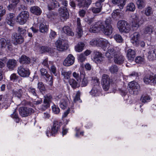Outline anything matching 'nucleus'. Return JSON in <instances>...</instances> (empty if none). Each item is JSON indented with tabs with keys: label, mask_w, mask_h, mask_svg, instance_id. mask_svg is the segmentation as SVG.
<instances>
[{
	"label": "nucleus",
	"mask_w": 156,
	"mask_h": 156,
	"mask_svg": "<svg viewBox=\"0 0 156 156\" xmlns=\"http://www.w3.org/2000/svg\"><path fill=\"white\" fill-rule=\"evenodd\" d=\"M111 22L110 18L106 19L105 21H99L91 26L89 31L94 33L102 32L105 35H110L113 31Z\"/></svg>",
	"instance_id": "nucleus-1"
},
{
	"label": "nucleus",
	"mask_w": 156,
	"mask_h": 156,
	"mask_svg": "<svg viewBox=\"0 0 156 156\" xmlns=\"http://www.w3.org/2000/svg\"><path fill=\"white\" fill-rule=\"evenodd\" d=\"M117 26L119 32L122 33H128L131 30L129 24L124 20L119 21L117 23Z\"/></svg>",
	"instance_id": "nucleus-2"
},
{
	"label": "nucleus",
	"mask_w": 156,
	"mask_h": 156,
	"mask_svg": "<svg viewBox=\"0 0 156 156\" xmlns=\"http://www.w3.org/2000/svg\"><path fill=\"white\" fill-rule=\"evenodd\" d=\"M62 125V122L57 121H54L53 125L50 130L47 131L46 134L48 137L52 136H55L58 133L60 129V127Z\"/></svg>",
	"instance_id": "nucleus-3"
},
{
	"label": "nucleus",
	"mask_w": 156,
	"mask_h": 156,
	"mask_svg": "<svg viewBox=\"0 0 156 156\" xmlns=\"http://www.w3.org/2000/svg\"><path fill=\"white\" fill-rule=\"evenodd\" d=\"M29 16V15L28 12L23 11L17 16L16 21L20 24H23L26 22Z\"/></svg>",
	"instance_id": "nucleus-4"
},
{
	"label": "nucleus",
	"mask_w": 156,
	"mask_h": 156,
	"mask_svg": "<svg viewBox=\"0 0 156 156\" xmlns=\"http://www.w3.org/2000/svg\"><path fill=\"white\" fill-rule=\"evenodd\" d=\"M111 80L108 75L104 74L102 76L101 84L103 89L105 91L108 90L110 87Z\"/></svg>",
	"instance_id": "nucleus-5"
},
{
	"label": "nucleus",
	"mask_w": 156,
	"mask_h": 156,
	"mask_svg": "<svg viewBox=\"0 0 156 156\" xmlns=\"http://www.w3.org/2000/svg\"><path fill=\"white\" fill-rule=\"evenodd\" d=\"M55 44L57 50L60 51L66 50L68 48V44L67 41L62 39L58 40Z\"/></svg>",
	"instance_id": "nucleus-6"
},
{
	"label": "nucleus",
	"mask_w": 156,
	"mask_h": 156,
	"mask_svg": "<svg viewBox=\"0 0 156 156\" xmlns=\"http://www.w3.org/2000/svg\"><path fill=\"white\" fill-rule=\"evenodd\" d=\"M58 12L61 19L63 21H66L69 18V14L66 8L60 7L58 10Z\"/></svg>",
	"instance_id": "nucleus-7"
},
{
	"label": "nucleus",
	"mask_w": 156,
	"mask_h": 156,
	"mask_svg": "<svg viewBox=\"0 0 156 156\" xmlns=\"http://www.w3.org/2000/svg\"><path fill=\"white\" fill-rule=\"evenodd\" d=\"M129 90H131L134 94H137L140 91V87L137 83L134 81L130 82L128 85Z\"/></svg>",
	"instance_id": "nucleus-8"
},
{
	"label": "nucleus",
	"mask_w": 156,
	"mask_h": 156,
	"mask_svg": "<svg viewBox=\"0 0 156 156\" xmlns=\"http://www.w3.org/2000/svg\"><path fill=\"white\" fill-rule=\"evenodd\" d=\"M12 38L13 40V44L15 45L20 44L24 41V38L22 35L15 33L12 34Z\"/></svg>",
	"instance_id": "nucleus-9"
},
{
	"label": "nucleus",
	"mask_w": 156,
	"mask_h": 156,
	"mask_svg": "<svg viewBox=\"0 0 156 156\" xmlns=\"http://www.w3.org/2000/svg\"><path fill=\"white\" fill-rule=\"evenodd\" d=\"M19 113L21 116L25 117L33 113L34 110L31 108L22 107L19 108Z\"/></svg>",
	"instance_id": "nucleus-10"
},
{
	"label": "nucleus",
	"mask_w": 156,
	"mask_h": 156,
	"mask_svg": "<svg viewBox=\"0 0 156 156\" xmlns=\"http://www.w3.org/2000/svg\"><path fill=\"white\" fill-rule=\"evenodd\" d=\"M144 81L147 84L153 83L154 85H156V74L154 75H146L144 78Z\"/></svg>",
	"instance_id": "nucleus-11"
},
{
	"label": "nucleus",
	"mask_w": 156,
	"mask_h": 156,
	"mask_svg": "<svg viewBox=\"0 0 156 156\" xmlns=\"http://www.w3.org/2000/svg\"><path fill=\"white\" fill-rule=\"evenodd\" d=\"M114 62L119 65L122 64L124 62L125 58L124 56L119 53L114 54Z\"/></svg>",
	"instance_id": "nucleus-12"
},
{
	"label": "nucleus",
	"mask_w": 156,
	"mask_h": 156,
	"mask_svg": "<svg viewBox=\"0 0 156 156\" xmlns=\"http://www.w3.org/2000/svg\"><path fill=\"white\" fill-rule=\"evenodd\" d=\"M17 72L19 74L23 77H28L30 74L29 70L24 68L22 66H20L18 68Z\"/></svg>",
	"instance_id": "nucleus-13"
},
{
	"label": "nucleus",
	"mask_w": 156,
	"mask_h": 156,
	"mask_svg": "<svg viewBox=\"0 0 156 156\" xmlns=\"http://www.w3.org/2000/svg\"><path fill=\"white\" fill-rule=\"evenodd\" d=\"M17 62L14 59H9L6 63V66L8 69L10 71H12L15 69L17 66Z\"/></svg>",
	"instance_id": "nucleus-14"
},
{
	"label": "nucleus",
	"mask_w": 156,
	"mask_h": 156,
	"mask_svg": "<svg viewBox=\"0 0 156 156\" xmlns=\"http://www.w3.org/2000/svg\"><path fill=\"white\" fill-rule=\"evenodd\" d=\"M149 51L148 52V59L150 61L156 60V51L154 47L153 46L149 48Z\"/></svg>",
	"instance_id": "nucleus-15"
},
{
	"label": "nucleus",
	"mask_w": 156,
	"mask_h": 156,
	"mask_svg": "<svg viewBox=\"0 0 156 156\" xmlns=\"http://www.w3.org/2000/svg\"><path fill=\"white\" fill-rule=\"evenodd\" d=\"M75 58L71 54L69 55L63 62V65L65 66H69L74 63Z\"/></svg>",
	"instance_id": "nucleus-16"
},
{
	"label": "nucleus",
	"mask_w": 156,
	"mask_h": 156,
	"mask_svg": "<svg viewBox=\"0 0 156 156\" xmlns=\"http://www.w3.org/2000/svg\"><path fill=\"white\" fill-rule=\"evenodd\" d=\"M41 74L43 76H44L47 78V80L48 81V84L50 86L53 84V77L52 76H50L48 73L46 69L44 68H42L40 70Z\"/></svg>",
	"instance_id": "nucleus-17"
},
{
	"label": "nucleus",
	"mask_w": 156,
	"mask_h": 156,
	"mask_svg": "<svg viewBox=\"0 0 156 156\" xmlns=\"http://www.w3.org/2000/svg\"><path fill=\"white\" fill-rule=\"evenodd\" d=\"M44 105H42L41 109L44 110L49 106V103L51 101L52 96L50 95H46L44 97Z\"/></svg>",
	"instance_id": "nucleus-18"
},
{
	"label": "nucleus",
	"mask_w": 156,
	"mask_h": 156,
	"mask_svg": "<svg viewBox=\"0 0 156 156\" xmlns=\"http://www.w3.org/2000/svg\"><path fill=\"white\" fill-rule=\"evenodd\" d=\"M114 49L113 46L112 45H109L108 48V51L106 53V56L109 59H111L114 57V54L117 53Z\"/></svg>",
	"instance_id": "nucleus-19"
},
{
	"label": "nucleus",
	"mask_w": 156,
	"mask_h": 156,
	"mask_svg": "<svg viewBox=\"0 0 156 156\" xmlns=\"http://www.w3.org/2000/svg\"><path fill=\"white\" fill-rule=\"evenodd\" d=\"M9 3H11L7 7L9 11L14 10L18 4L20 2V0H8Z\"/></svg>",
	"instance_id": "nucleus-20"
},
{
	"label": "nucleus",
	"mask_w": 156,
	"mask_h": 156,
	"mask_svg": "<svg viewBox=\"0 0 156 156\" xmlns=\"http://www.w3.org/2000/svg\"><path fill=\"white\" fill-rule=\"evenodd\" d=\"M93 59L94 61L96 63H101L103 60L102 54L99 52L97 51L94 52Z\"/></svg>",
	"instance_id": "nucleus-21"
},
{
	"label": "nucleus",
	"mask_w": 156,
	"mask_h": 156,
	"mask_svg": "<svg viewBox=\"0 0 156 156\" xmlns=\"http://www.w3.org/2000/svg\"><path fill=\"white\" fill-rule=\"evenodd\" d=\"M135 51L131 48L128 49L126 51V56L129 60L133 61L136 56Z\"/></svg>",
	"instance_id": "nucleus-22"
},
{
	"label": "nucleus",
	"mask_w": 156,
	"mask_h": 156,
	"mask_svg": "<svg viewBox=\"0 0 156 156\" xmlns=\"http://www.w3.org/2000/svg\"><path fill=\"white\" fill-rule=\"evenodd\" d=\"M139 34L137 32H135L133 34L131 41L134 45L137 46L139 44Z\"/></svg>",
	"instance_id": "nucleus-23"
},
{
	"label": "nucleus",
	"mask_w": 156,
	"mask_h": 156,
	"mask_svg": "<svg viewBox=\"0 0 156 156\" xmlns=\"http://www.w3.org/2000/svg\"><path fill=\"white\" fill-rule=\"evenodd\" d=\"M91 0H84L78 1V5L80 7L87 8L89 5L91 4Z\"/></svg>",
	"instance_id": "nucleus-24"
},
{
	"label": "nucleus",
	"mask_w": 156,
	"mask_h": 156,
	"mask_svg": "<svg viewBox=\"0 0 156 156\" xmlns=\"http://www.w3.org/2000/svg\"><path fill=\"white\" fill-rule=\"evenodd\" d=\"M126 1V0H112V3L114 5H117L121 9H123Z\"/></svg>",
	"instance_id": "nucleus-25"
},
{
	"label": "nucleus",
	"mask_w": 156,
	"mask_h": 156,
	"mask_svg": "<svg viewBox=\"0 0 156 156\" xmlns=\"http://www.w3.org/2000/svg\"><path fill=\"white\" fill-rule=\"evenodd\" d=\"M140 25L138 17L136 16L133 21L132 22V28L134 30H136L139 27Z\"/></svg>",
	"instance_id": "nucleus-26"
},
{
	"label": "nucleus",
	"mask_w": 156,
	"mask_h": 156,
	"mask_svg": "<svg viewBox=\"0 0 156 156\" xmlns=\"http://www.w3.org/2000/svg\"><path fill=\"white\" fill-rule=\"evenodd\" d=\"M20 63L23 64H28L30 63V59L25 55H22L19 59Z\"/></svg>",
	"instance_id": "nucleus-27"
},
{
	"label": "nucleus",
	"mask_w": 156,
	"mask_h": 156,
	"mask_svg": "<svg viewBox=\"0 0 156 156\" xmlns=\"http://www.w3.org/2000/svg\"><path fill=\"white\" fill-rule=\"evenodd\" d=\"M69 100L66 97H64L60 101V106L62 109H65L69 103Z\"/></svg>",
	"instance_id": "nucleus-28"
},
{
	"label": "nucleus",
	"mask_w": 156,
	"mask_h": 156,
	"mask_svg": "<svg viewBox=\"0 0 156 156\" xmlns=\"http://www.w3.org/2000/svg\"><path fill=\"white\" fill-rule=\"evenodd\" d=\"M30 11L31 13L37 15H40L42 12L41 9L37 6H34L30 8Z\"/></svg>",
	"instance_id": "nucleus-29"
},
{
	"label": "nucleus",
	"mask_w": 156,
	"mask_h": 156,
	"mask_svg": "<svg viewBox=\"0 0 156 156\" xmlns=\"http://www.w3.org/2000/svg\"><path fill=\"white\" fill-rule=\"evenodd\" d=\"M77 27L76 29V32L79 37H80L82 35L83 31L81 25L80 20V19L77 18Z\"/></svg>",
	"instance_id": "nucleus-30"
},
{
	"label": "nucleus",
	"mask_w": 156,
	"mask_h": 156,
	"mask_svg": "<svg viewBox=\"0 0 156 156\" xmlns=\"http://www.w3.org/2000/svg\"><path fill=\"white\" fill-rule=\"evenodd\" d=\"M14 14L10 13L8 15L6 18L7 23L11 26H13L14 20Z\"/></svg>",
	"instance_id": "nucleus-31"
},
{
	"label": "nucleus",
	"mask_w": 156,
	"mask_h": 156,
	"mask_svg": "<svg viewBox=\"0 0 156 156\" xmlns=\"http://www.w3.org/2000/svg\"><path fill=\"white\" fill-rule=\"evenodd\" d=\"M99 86L98 85L94 86L91 91V93L92 95L96 96H99L101 94V92L99 90Z\"/></svg>",
	"instance_id": "nucleus-32"
},
{
	"label": "nucleus",
	"mask_w": 156,
	"mask_h": 156,
	"mask_svg": "<svg viewBox=\"0 0 156 156\" xmlns=\"http://www.w3.org/2000/svg\"><path fill=\"white\" fill-rule=\"evenodd\" d=\"M39 30L40 32L45 33H47L48 30V27L44 23H42L39 26Z\"/></svg>",
	"instance_id": "nucleus-33"
},
{
	"label": "nucleus",
	"mask_w": 156,
	"mask_h": 156,
	"mask_svg": "<svg viewBox=\"0 0 156 156\" xmlns=\"http://www.w3.org/2000/svg\"><path fill=\"white\" fill-rule=\"evenodd\" d=\"M59 6V4L57 1L53 0L52 2L48 4V9L51 10L55 7H58Z\"/></svg>",
	"instance_id": "nucleus-34"
},
{
	"label": "nucleus",
	"mask_w": 156,
	"mask_h": 156,
	"mask_svg": "<svg viewBox=\"0 0 156 156\" xmlns=\"http://www.w3.org/2000/svg\"><path fill=\"white\" fill-rule=\"evenodd\" d=\"M136 3L138 8L141 9L144 8L146 5L144 0H136Z\"/></svg>",
	"instance_id": "nucleus-35"
},
{
	"label": "nucleus",
	"mask_w": 156,
	"mask_h": 156,
	"mask_svg": "<svg viewBox=\"0 0 156 156\" xmlns=\"http://www.w3.org/2000/svg\"><path fill=\"white\" fill-rule=\"evenodd\" d=\"M62 30L65 33L68 35L73 36L74 35L73 32L68 26H64Z\"/></svg>",
	"instance_id": "nucleus-36"
},
{
	"label": "nucleus",
	"mask_w": 156,
	"mask_h": 156,
	"mask_svg": "<svg viewBox=\"0 0 156 156\" xmlns=\"http://www.w3.org/2000/svg\"><path fill=\"white\" fill-rule=\"evenodd\" d=\"M84 45L85 44L83 43L82 42H79L75 47L76 50L78 52L82 51Z\"/></svg>",
	"instance_id": "nucleus-37"
},
{
	"label": "nucleus",
	"mask_w": 156,
	"mask_h": 156,
	"mask_svg": "<svg viewBox=\"0 0 156 156\" xmlns=\"http://www.w3.org/2000/svg\"><path fill=\"white\" fill-rule=\"evenodd\" d=\"M135 61L138 64H144L145 62V60L144 56H138L136 58Z\"/></svg>",
	"instance_id": "nucleus-38"
},
{
	"label": "nucleus",
	"mask_w": 156,
	"mask_h": 156,
	"mask_svg": "<svg viewBox=\"0 0 156 156\" xmlns=\"http://www.w3.org/2000/svg\"><path fill=\"white\" fill-rule=\"evenodd\" d=\"M88 78V77L84 76L83 79L80 80L81 85L82 87H84L87 85L89 81Z\"/></svg>",
	"instance_id": "nucleus-39"
},
{
	"label": "nucleus",
	"mask_w": 156,
	"mask_h": 156,
	"mask_svg": "<svg viewBox=\"0 0 156 156\" xmlns=\"http://www.w3.org/2000/svg\"><path fill=\"white\" fill-rule=\"evenodd\" d=\"M13 94L15 95L16 96L19 98H21L23 94V90L21 89L16 90H13Z\"/></svg>",
	"instance_id": "nucleus-40"
},
{
	"label": "nucleus",
	"mask_w": 156,
	"mask_h": 156,
	"mask_svg": "<svg viewBox=\"0 0 156 156\" xmlns=\"http://www.w3.org/2000/svg\"><path fill=\"white\" fill-rule=\"evenodd\" d=\"M152 27L151 26H147L144 27L143 30L144 34H150L152 32Z\"/></svg>",
	"instance_id": "nucleus-41"
},
{
	"label": "nucleus",
	"mask_w": 156,
	"mask_h": 156,
	"mask_svg": "<svg viewBox=\"0 0 156 156\" xmlns=\"http://www.w3.org/2000/svg\"><path fill=\"white\" fill-rule=\"evenodd\" d=\"M118 68L115 65H113L110 67L109 70L112 73H116L118 71Z\"/></svg>",
	"instance_id": "nucleus-42"
},
{
	"label": "nucleus",
	"mask_w": 156,
	"mask_h": 156,
	"mask_svg": "<svg viewBox=\"0 0 156 156\" xmlns=\"http://www.w3.org/2000/svg\"><path fill=\"white\" fill-rule=\"evenodd\" d=\"M71 71L68 72L63 70L62 72V75L64 76V78L66 79H68L70 77V75L71 74Z\"/></svg>",
	"instance_id": "nucleus-43"
},
{
	"label": "nucleus",
	"mask_w": 156,
	"mask_h": 156,
	"mask_svg": "<svg viewBox=\"0 0 156 156\" xmlns=\"http://www.w3.org/2000/svg\"><path fill=\"white\" fill-rule=\"evenodd\" d=\"M69 83L70 85L73 88H75L77 85V82L73 79H70L69 80Z\"/></svg>",
	"instance_id": "nucleus-44"
},
{
	"label": "nucleus",
	"mask_w": 156,
	"mask_h": 156,
	"mask_svg": "<svg viewBox=\"0 0 156 156\" xmlns=\"http://www.w3.org/2000/svg\"><path fill=\"white\" fill-rule=\"evenodd\" d=\"M114 38L118 43H122L123 40L121 36L119 34H116L114 36Z\"/></svg>",
	"instance_id": "nucleus-45"
},
{
	"label": "nucleus",
	"mask_w": 156,
	"mask_h": 156,
	"mask_svg": "<svg viewBox=\"0 0 156 156\" xmlns=\"http://www.w3.org/2000/svg\"><path fill=\"white\" fill-rule=\"evenodd\" d=\"M135 9V5L133 3L129 4L127 6V9L129 11H133Z\"/></svg>",
	"instance_id": "nucleus-46"
},
{
	"label": "nucleus",
	"mask_w": 156,
	"mask_h": 156,
	"mask_svg": "<svg viewBox=\"0 0 156 156\" xmlns=\"http://www.w3.org/2000/svg\"><path fill=\"white\" fill-rule=\"evenodd\" d=\"M7 40L4 38L1 39L0 40V43L1 45V48H3L6 47L7 45Z\"/></svg>",
	"instance_id": "nucleus-47"
},
{
	"label": "nucleus",
	"mask_w": 156,
	"mask_h": 156,
	"mask_svg": "<svg viewBox=\"0 0 156 156\" xmlns=\"http://www.w3.org/2000/svg\"><path fill=\"white\" fill-rule=\"evenodd\" d=\"M38 88L41 92L44 91L45 89V87L42 82H39L38 83Z\"/></svg>",
	"instance_id": "nucleus-48"
},
{
	"label": "nucleus",
	"mask_w": 156,
	"mask_h": 156,
	"mask_svg": "<svg viewBox=\"0 0 156 156\" xmlns=\"http://www.w3.org/2000/svg\"><path fill=\"white\" fill-rule=\"evenodd\" d=\"M11 117L15 119V121L17 123H18L20 121V119L19 118L18 115L15 110L13 113L11 115Z\"/></svg>",
	"instance_id": "nucleus-49"
},
{
	"label": "nucleus",
	"mask_w": 156,
	"mask_h": 156,
	"mask_svg": "<svg viewBox=\"0 0 156 156\" xmlns=\"http://www.w3.org/2000/svg\"><path fill=\"white\" fill-rule=\"evenodd\" d=\"M153 12L152 11V9L151 7H149L146 9L144 14L147 16H150Z\"/></svg>",
	"instance_id": "nucleus-50"
},
{
	"label": "nucleus",
	"mask_w": 156,
	"mask_h": 156,
	"mask_svg": "<svg viewBox=\"0 0 156 156\" xmlns=\"http://www.w3.org/2000/svg\"><path fill=\"white\" fill-rule=\"evenodd\" d=\"M112 16L113 18H115L116 17H120V15L119 10L117 9L115 10L112 13Z\"/></svg>",
	"instance_id": "nucleus-51"
},
{
	"label": "nucleus",
	"mask_w": 156,
	"mask_h": 156,
	"mask_svg": "<svg viewBox=\"0 0 156 156\" xmlns=\"http://www.w3.org/2000/svg\"><path fill=\"white\" fill-rule=\"evenodd\" d=\"M150 97L149 96L147 95L144 96L143 95L140 98V101H141L145 103L147 101L150 100Z\"/></svg>",
	"instance_id": "nucleus-52"
},
{
	"label": "nucleus",
	"mask_w": 156,
	"mask_h": 156,
	"mask_svg": "<svg viewBox=\"0 0 156 156\" xmlns=\"http://www.w3.org/2000/svg\"><path fill=\"white\" fill-rule=\"evenodd\" d=\"M52 110L53 112L55 114H58L60 112V109L59 108L55 105L52 106Z\"/></svg>",
	"instance_id": "nucleus-53"
},
{
	"label": "nucleus",
	"mask_w": 156,
	"mask_h": 156,
	"mask_svg": "<svg viewBox=\"0 0 156 156\" xmlns=\"http://www.w3.org/2000/svg\"><path fill=\"white\" fill-rule=\"evenodd\" d=\"M92 82L94 84H96V85H99V80L97 77H92Z\"/></svg>",
	"instance_id": "nucleus-54"
},
{
	"label": "nucleus",
	"mask_w": 156,
	"mask_h": 156,
	"mask_svg": "<svg viewBox=\"0 0 156 156\" xmlns=\"http://www.w3.org/2000/svg\"><path fill=\"white\" fill-rule=\"evenodd\" d=\"M18 32L20 35L22 34L23 35H25L26 33V30L20 27L18 28Z\"/></svg>",
	"instance_id": "nucleus-55"
},
{
	"label": "nucleus",
	"mask_w": 156,
	"mask_h": 156,
	"mask_svg": "<svg viewBox=\"0 0 156 156\" xmlns=\"http://www.w3.org/2000/svg\"><path fill=\"white\" fill-rule=\"evenodd\" d=\"M49 51H48V52L52 56H55L56 54V52H55V49L53 48H49L48 50Z\"/></svg>",
	"instance_id": "nucleus-56"
},
{
	"label": "nucleus",
	"mask_w": 156,
	"mask_h": 156,
	"mask_svg": "<svg viewBox=\"0 0 156 156\" xmlns=\"http://www.w3.org/2000/svg\"><path fill=\"white\" fill-rule=\"evenodd\" d=\"M49 47L45 46H43L41 48V51L42 53L48 52V51H49Z\"/></svg>",
	"instance_id": "nucleus-57"
},
{
	"label": "nucleus",
	"mask_w": 156,
	"mask_h": 156,
	"mask_svg": "<svg viewBox=\"0 0 156 156\" xmlns=\"http://www.w3.org/2000/svg\"><path fill=\"white\" fill-rule=\"evenodd\" d=\"M86 59V58L85 56L83 53H81L79 55L78 59L81 62L84 61Z\"/></svg>",
	"instance_id": "nucleus-58"
},
{
	"label": "nucleus",
	"mask_w": 156,
	"mask_h": 156,
	"mask_svg": "<svg viewBox=\"0 0 156 156\" xmlns=\"http://www.w3.org/2000/svg\"><path fill=\"white\" fill-rule=\"evenodd\" d=\"M29 92L32 94L33 95L35 96H37V94L36 93V90L35 88L32 87H30L28 89Z\"/></svg>",
	"instance_id": "nucleus-59"
},
{
	"label": "nucleus",
	"mask_w": 156,
	"mask_h": 156,
	"mask_svg": "<svg viewBox=\"0 0 156 156\" xmlns=\"http://www.w3.org/2000/svg\"><path fill=\"white\" fill-rule=\"evenodd\" d=\"M80 92L78 91L77 92L76 96L74 98V100L75 102L79 101L80 100Z\"/></svg>",
	"instance_id": "nucleus-60"
},
{
	"label": "nucleus",
	"mask_w": 156,
	"mask_h": 156,
	"mask_svg": "<svg viewBox=\"0 0 156 156\" xmlns=\"http://www.w3.org/2000/svg\"><path fill=\"white\" fill-rule=\"evenodd\" d=\"M7 45L8 49L10 51H11L12 49V46L10 40H7Z\"/></svg>",
	"instance_id": "nucleus-61"
},
{
	"label": "nucleus",
	"mask_w": 156,
	"mask_h": 156,
	"mask_svg": "<svg viewBox=\"0 0 156 156\" xmlns=\"http://www.w3.org/2000/svg\"><path fill=\"white\" fill-rule=\"evenodd\" d=\"M103 41L102 44V46L101 47H103V48L105 47H108L109 45H110V44L108 43V41L105 40V39H103Z\"/></svg>",
	"instance_id": "nucleus-62"
},
{
	"label": "nucleus",
	"mask_w": 156,
	"mask_h": 156,
	"mask_svg": "<svg viewBox=\"0 0 156 156\" xmlns=\"http://www.w3.org/2000/svg\"><path fill=\"white\" fill-rule=\"evenodd\" d=\"M97 46L101 47L102 46V44L103 41V39L102 38L97 39Z\"/></svg>",
	"instance_id": "nucleus-63"
},
{
	"label": "nucleus",
	"mask_w": 156,
	"mask_h": 156,
	"mask_svg": "<svg viewBox=\"0 0 156 156\" xmlns=\"http://www.w3.org/2000/svg\"><path fill=\"white\" fill-rule=\"evenodd\" d=\"M100 8L93 7L92 9V11L94 13H98L101 11Z\"/></svg>",
	"instance_id": "nucleus-64"
}]
</instances>
